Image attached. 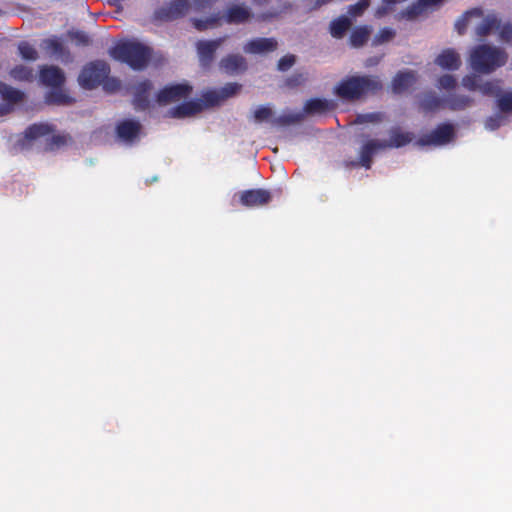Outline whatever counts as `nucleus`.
Here are the masks:
<instances>
[{"mask_svg":"<svg viewBox=\"0 0 512 512\" xmlns=\"http://www.w3.org/2000/svg\"><path fill=\"white\" fill-rule=\"evenodd\" d=\"M296 62V57L293 54H287L281 57L277 63V69L281 72L289 70Z\"/></svg>","mask_w":512,"mask_h":512,"instance_id":"a18cd8bd","label":"nucleus"},{"mask_svg":"<svg viewBox=\"0 0 512 512\" xmlns=\"http://www.w3.org/2000/svg\"><path fill=\"white\" fill-rule=\"evenodd\" d=\"M54 131L53 126L46 123H35L26 128L24 135L28 140H35L49 135Z\"/></svg>","mask_w":512,"mask_h":512,"instance_id":"c756f323","label":"nucleus"},{"mask_svg":"<svg viewBox=\"0 0 512 512\" xmlns=\"http://www.w3.org/2000/svg\"><path fill=\"white\" fill-rule=\"evenodd\" d=\"M219 68L227 75H238L248 69V63L242 55L231 53L220 60Z\"/></svg>","mask_w":512,"mask_h":512,"instance_id":"ddd939ff","label":"nucleus"},{"mask_svg":"<svg viewBox=\"0 0 512 512\" xmlns=\"http://www.w3.org/2000/svg\"><path fill=\"white\" fill-rule=\"evenodd\" d=\"M508 61L505 49L490 44H482V74L494 72Z\"/></svg>","mask_w":512,"mask_h":512,"instance_id":"39448f33","label":"nucleus"},{"mask_svg":"<svg viewBox=\"0 0 512 512\" xmlns=\"http://www.w3.org/2000/svg\"><path fill=\"white\" fill-rule=\"evenodd\" d=\"M456 137L455 127L452 123H441L429 133L420 136L416 144L421 147L425 146H444L452 142Z\"/></svg>","mask_w":512,"mask_h":512,"instance_id":"20e7f679","label":"nucleus"},{"mask_svg":"<svg viewBox=\"0 0 512 512\" xmlns=\"http://www.w3.org/2000/svg\"><path fill=\"white\" fill-rule=\"evenodd\" d=\"M19 56L25 61L34 62L38 60L39 53L36 48L28 41H21L17 46Z\"/></svg>","mask_w":512,"mask_h":512,"instance_id":"72a5a7b5","label":"nucleus"},{"mask_svg":"<svg viewBox=\"0 0 512 512\" xmlns=\"http://www.w3.org/2000/svg\"><path fill=\"white\" fill-rule=\"evenodd\" d=\"M203 110L201 101L192 100L184 102L176 107L170 109L169 114L174 118H184L187 116L195 115Z\"/></svg>","mask_w":512,"mask_h":512,"instance_id":"a211bd4d","label":"nucleus"},{"mask_svg":"<svg viewBox=\"0 0 512 512\" xmlns=\"http://www.w3.org/2000/svg\"><path fill=\"white\" fill-rule=\"evenodd\" d=\"M307 77L303 73H294L285 80V86L289 88H296L305 83Z\"/></svg>","mask_w":512,"mask_h":512,"instance_id":"49530a36","label":"nucleus"},{"mask_svg":"<svg viewBox=\"0 0 512 512\" xmlns=\"http://www.w3.org/2000/svg\"><path fill=\"white\" fill-rule=\"evenodd\" d=\"M380 149H385L384 147H382V141L369 140L368 142H366L362 146L360 151L359 164L365 167L366 169H370L372 164V158L374 154Z\"/></svg>","mask_w":512,"mask_h":512,"instance_id":"4be33fe9","label":"nucleus"},{"mask_svg":"<svg viewBox=\"0 0 512 512\" xmlns=\"http://www.w3.org/2000/svg\"><path fill=\"white\" fill-rule=\"evenodd\" d=\"M142 125L137 120L126 119L116 126L117 137L126 143L134 142L140 135Z\"/></svg>","mask_w":512,"mask_h":512,"instance_id":"2eb2a0df","label":"nucleus"},{"mask_svg":"<svg viewBox=\"0 0 512 512\" xmlns=\"http://www.w3.org/2000/svg\"><path fill=\"white\" fill-rule=\"evenodd\" d=\"M9 113V108L7 106H0V116Z\"/></svg>","mask_w":512,"mask_h":512,"instance_id":"5fc2aeb1","label":"nucleus"},{"mask_svg":"<svg viewBox=\"0 0 512 512\" xmlns=\"http://www.w3.org/2000/svg\"><path fill=\"white\" fill-rule=\"evenodd\" d=\"M372 29L370 26L364 25L356 27L352 30L349 37V44L351 47L360 48L364 46L371 35Z\"/></svg>","mask_w":512,"mask_h":512,"instance_id":"c85d7f7f","label":"nucleus"},{"mask_svg":"<svg viewBox=\"0 0 512 512\" xmlns=\"http://www.w3.org/2000/svg\"><path fill=\"white\" fill-rule=\"evenodd\" d=\"M251 16V13L248 8L233 5L228 8L224 18L227 23L230 24H240L246 22Z\"/></svg>","mask_w":512,"mask_h":512,"instance_id":"cd10ccee","label":"nucleus"},{"mask_svg":"<svg viewBox=\"0 0 512 512\" xmlns=\"http://www.w3.org/2000/svg\"><path fill=\"white\" fill-rule=\"evenodd\" d=\"M110 73V67L104 61L87 63L78 76V82L84 89H94L104 82Z\"/></svg>","mask_w":512,"mask_h":512,"instance_id":"7ed1b4c3","label":"nucleus"},{"mask_svg":"<svg viewBox=\"0 0 512 512\" xmlns=\"http://www.w3.org/2000/svg\"><path fill=\"white\" fill-rule=\"evenodd\" d=\"M506 122L507 116L499 112L489 117L485 121V127L489 130H496L499 127L503 126Z\"/></svg>","mask_w":512,"mask_h":512,"instance_id":"58836bf2","label":"nucleus"},{"mask_svg":"<svg viewBox=\"0 0 512 512\" xmlns=\"http://www.w3.org/2000/svg\"><path fill=\"white\" fill-rule=\"evenodd\" d=\"M492 32H498L501 42L512 45V23L502 24L501 20L494 14L482 16V37Z\"/></svg>","mask_w":512,"mask_h":512,"instance_id":"423d86ee","label":"nucleus"},{"mask_svg":"<svg viewBox=\"0 0 512 512\" xmlns=\"http://www.w3.org/2000/svg\"><path fill=\"white\" fill-rule=\"evenodd\" d=\"M218 0H193V4L197 10L211 7Z\"/></svg>","mask_w":512,"mask_h":512,"instance_id":"3c124183","label":"nucleus"},{"mask_svg":"<svg viewBox=\"0 0 512 512\" xmlns=\"http://www.w3.org/2000/svg\"><path fill=\"white\" fill-rule=\"evenodd\" d=\"M414 138L413 133L403 132L399 128H394L390 131V139L382 141L384 148H400L408 145Z\"/></svg>","mask_w":512,"mask_h":512,"instance_id":"412c9836","label":"nucleus"},{"mask_svg":"<svg viewBox=\"0 0 512 512\" xmlns=\"http://www.w3.org/2000/svg\"><path fill=\"white\" fill-rule=\"evenodd\" d=\"M419 109L425 113L445 109V97L441 98L434 92H426L419 100Z\"/></svg>","mask_w":512,"mask_h":512,"instance_id":"aec40b11","label":"nucleus"},{"mask_svg":"<svg viewBox=\"0 0 512 512\" xmlns=\"http://www.w3.org/2000/svg\"><path fill=\"white\" fill-rule=\"evenodd\" d=\"M470 66L473 73L462 79V86L469 91H476L480 87V45H476L472 49Z\"/></svg>","mask_w":512,"mask_h":512,"instance_id":"9b49d317","label":"nucleus"},{"mask_svg":"<svg viewBox=\"0 0 512 512\" xmlns=\"http://www.w3.org/2000/svg\"><path fill=\"white\" fill-rule=\"evenodd\" d=\"M152 87V83L148 79H145L134 86L133 106L136 110L145 111L149 108V93Z\"/></svg>","mask_w":512,"mask_h":512,"instance_id":"dca6fc26","label":"nucleus"},{"mask_svg":"<svg viewBox=\"0 0 512 512\" xmlns=\"http://www.w3.org/2000/svg\"><path fill=\"white\" fill-rule=\"evenodd\" d=\"M278 42L274 38H255L248 41L243 50L248 54H263L277 49Z\"/></svg>","mask_w":512,"mask_h":512,"instance_id":"f3484780","label":"nucleus"},{"mask_svg":"<svg viewBox=\"0 0 512 512\" xmlns=\"http://www.w3.org/2000/svg\"><path fill=\"white\" fill-rule=\"evenodd\" d=\"M370 1L369 0H359L357 3L350 5L348 7V15L352 18L359 17L363 15V13L366 11V9L369 7Z\"/></svg>","mask_w":512,"mask_h":512,"instance_id":"4c0bfd02","label":"nucleus"},{"mask_svg":"<svg viewBox=\"0 0 512 512\" xmlns=\"http://www.w3.org/2000/svg\"><path fill=\"white\" fill-rule=\"evenodd\" d=\"M202 98L203 99L200 101L203 104V108L217 105L220 103V101H222L219 91H215V90H210V91L205 92L203 94Z\"/></svg>","mask_w":512,"mask_h":512,"instance_id":"a19ab883","label":"nucleus"},{"mask_svg":"<svg viewBox=\"0 0 512 512\" xmlns=\"http://www.w3.org/2000/svg\"><path fill=\"white\" fill-rule=\"evenodd\" d=\"M476 32H477L478 34H480V26H477V27H476Z\"/></svg>","mask_w":512,"mask_h":512,"instance_id":"6e6d98bb","label":"nucleus"},{"mask_svg":"<svg viewBox=\"0 0 512 512\" xmlns=\"http://www.w3.org/2000/svg\"><path fill=\"white\" fill-rule=\"evenodd\" d=\"M415 82V73L413 71L399 72L393 78L392 90L396 94L408 90Z\"/></svg>","mask_w":512,"mask_h":512,"instance_id":"a878e982","label":"nucleus"},{"mask_svg":"<svg viewBox=\"0 0 512 512\" xmlns=\"http://www.w3.org/2000/svg\"><path fill=\"white\" fill-rule=\"evenodd\" d=\"M227 36L219 37L213 40H199L196 42V50L200 65L203 68H209L215 59V53L225 42Z\"/></svg>","mask_w":512,"mask_h":512,"instance_id":"6e6552de","label":"nucleus"},{"mask_svg":"<svg viewBox=\"0 0 512 512\" xmlns=\"http://www.w3.org/2000/svg\"><path fill=\"white\" fill-rule=\"evenodd\" d=\"M273 112L271 108L266 106L258 107L254 112V118L257 122L268 121L271 119Z\"/></svg>","mask_w":512,"mask_h":512,"instance_id":"de8ad7c7","label":"nucleus"},{"mask_svg":"<svg viewBox=\"0 0 512 512\" xmlns=\"http://www.w3.org/2000/svg\"><path fill=\"white\" fill-rule=\"evenodd\" d=\"M109 54L114 60L125 63L134 70L145 68L151 58L150 49L135 41H120L110 48Z\"/></svg>","mask_w":512,"mask_h":512,"instance_id":"f03ea898","label":"nucleus"},{"mask_svg":"<svg viewBox=\"0 0 512 512\" xmlns=\"http://www.w3.org/2000/svg\"><path fill=\"white\" fill-rule=\"evenodd\" d=\"M67 142V139L64 135H53L49 139L47 146L50 150H53L55 148H59L63 145H65Z\"/></svg>","mask_w":512,"mask_h":512,"instance_id":"8fccbe9b","label":"nucleus"},{"mask_svg":"<svg viewBox=\"0 0 512 512\" xmlns=\"http://www.w3.org/2000/svg\"><path fill=\"white\" fill-rule=\"evenodd\" d=\"M473 103L474 100L470 96L459 95L456 93L445 96V108L452 111L465 110L471 107Z\"/></svg>","mask_w":512,"mask_h":512,"instance_id":"b1692460","label":"nucleus"},{"mask_svg":"<svg viewBox=\"0 0 512 512\" xmlns=\"http://www.w3.org/2000/svg\"><path fill=\"white\" fill-rule=\"evenodd\" d=\"M9 75L12 79L18 82H32L34 80L33 68L24 64L15 65L9 71Z\"/></svg>","mask_w":512,"mask_h":512,"instance_id":"7c9ffc66","label":"nucleus"},{"mask_svg":"<svg viewBox=\"0 0 512 512\" xmlns=\"http://www.w3.org/2000/svg\"><path fill=\"white\" fill-rule=\"evenodd\" d=\"M330 108V103L326 99L312 98L304 105V112L308 115L323 113Z\"/></svg>","mask_w":512,"mask_h":512,"instance_id":"2f4dec72","label":"nucleus"},{"mask_svg":"<svg viewBox=\"0 0 512 512\" xmlns=\"http://www.w3.org/2000/svg\"><path fill=\"white\" fill-rule=\"evenodd\" d=\"M457 86V80L450 74H444L438 79V87L444 90H453Z\"/></svg>","mask_w":512,"mask_h":512,"instance_id":"37998d69","label":"nucleus"},{"mask_svg":"<svg viewBox=\"0 0 512 512\" xmlns=\"http://www.w3.org/2000/svg\"><path fill=\"white\" fill-rule=\"evenodd\" d=\"M435 63L443 69L457 70L461 65V60L453 49H445L437 56Z\"/></svg>","mask_w":512,"mask_h":512,"instance_id":"5701e85b","label":"nucleus"},{"mask_svg":"<svg viewBox=\"0 0 512 512\" xmlns=\"http://www.w3.org/2000/svg\"><path fill=\"white\" fill-rule=\"evenodd\" d=\"M272 199L271 193L265 189H249L239 193V202L242 206L253 208L268 204Z\"/></svg>","mask_w":512,"mask_h":512,"instance_id":"9d476101","label":"nucleus"},{"mask_svg":"<svg viewBox=\"0 0 512 512\" xmlns=\"http://www.w3.org/2000/svg\"><path fill=\"white\" fill-rule=\"evenodd\" d=\"M120 88V82L116 79H109L104 83V89L107 91H116Z\"/></svg>","mask_w":512,"mask_h":512,"instance_id":"864d4df0","label":"nucleus"},{"mask_svg":"<svg viewBox=\"0 0 512 512\" xmlns=\"http://www.w3.org/2000/svg\"><path fill=\"white\" fill-rule=\"evenodd\" d=\"M216 22V18H210L207 20L193 19L194 27L199 31H203L208 29L209 27H213L216 24Z\"/></svg>","mask_w":512,"mask_h":512,"instance_id":"09e8293b","label":"nucleus"},{"mask_svg":"<svg viewBox=\"0 0 512 512\" xmlns=\"http://www.w3.org/2000/svg\"><path fill=\"white\" fill-rule=\"evenodd\" d=\"M382 84L375 76H349L341 80L334 88V93L343 100H359L368 93H376Z\"/></svg>","mask_w":512,"mask_h":512,"instance_id":"f257e3e1","label":"nucleus"},{"mask_svg":"<svg viewBox=\"0 0 512 512\" xmlns=\"http://www.w3.org/2000/svg\"><path fill=\"white\" fill-rule=\"evenodd\" d=\"M42 47L44 50L51 53V55H54L61 59H69L70 58V52L69 50L63 45L61 40L56 37H50L47 39H44L42 42Z\"/></svg>","mask_w":512,"mask_h":512,"instance_id":"393cba45","label":"nucleus"},{"mask_svg":"<svg viewBox=\"0 0 512 512\" xmlns=\"http://www.w3.org/2000/svg\"><path fill=\"white\" fill-rule=\"evenodd\" d=\"M68 36L77 46L85 47L91 43L89 35L84 31H70Z\"/></svg>","mask_w":512,"mask_h":512,"instance_id":"ea45409f","label":"nucleus"},{"mask_svg":"<svg viewBox=\"0 0 512 512\" xmlns=\"http://www.w3.org/2000/svg\"><path fill=\"white\" fill-rule=\"evenodd\" d=\"M39 80L47 87H61L65 82V74L54 65H43L39 69Z\"/></svg>","mask_w":512,"mask_h":512,"instance_id":"4468645a","label":"nucleus"},{"mask_svg":"<svg viewBox=\"0 0 512 512\" xmlns=\"http://www.w3.org/2000/svg\"><path fill=\"white\" fill-rule=\"evenodd\" d=\"M0 96L5 102L2 106H7L10 111L12 105L23 101L25 94L21 90L0 81Z\"/></svg>","mask_w":512,"mask_h":512,"instance_id":"6ab92c4d","label":"nucleus"},{"mask_svg":"<svg viewBox=\"0 0 512 512\" xmlns=\"http://www.w3.org/2000/svg\"><path fill=\"white\" fill-rule=\"evenodd\" d=\"M302 119L300 114H287L271 119V123L275 126H286L297 123Z\"/></svg>","mask_w":512,"mask_h":512,"instance_id":"e433bc0d","label":"nucleus"},{"mask_svg":"<svg viewBox=\"0 0 512 512\" xmlns=\"http://www.w3.org/2000/svg\"><path fill=\"white\" fill-rule=\"evenodd\" d=\"M191 91L192 87L188 84L166 86L157 93L156 100L159 104H167L187 97Z\"/></svg>","mask_w":512,"mask_h":512,"instance_id":"f8f14e48","label":"nucleus"},{"mask_svg":"<svg viewBox=\"0 0 512 512\" xmlns=\"http://www.w3.org/2000/svg\"><path fill=\"white\" fill-rule=\"evenodd\" d=\"M49 103H64L65 95L62 93H50L47 97Z\"/></svg>","mask_w":512,"mask_h":512,"instance_id":"603ef678","label":"nucleus"},{"mask_svg":"<svg viewBox=\"0 0 512 512\" xmlns=\"http://www.w3.org/2000/svg\"><path fill=\"white\" fill-rule=\"evenodd\" d=\"M190 7L188 0H172L167 6L157 9L154 17L160 21H172L183 17Z\"/></svg>","mask_w":512,"mask_h":512,"instance_id":"1a4fd4ad","label":"nucleus"},{"mask_svg":"<svg viewBox=\"0 0 512 512\" xmlns=\"http://www.w3.org/2000/svg\"><path fill=\"white\" fill-rule=\"evenodd\" d=\"M443 0H418L416 4L411 6L407 14L410 18L422 14L427 8L439 5Z\"/></svg>","mask_w":512,"mask_h":512,"instance_id":"f704fd0d","label":"nucleus"},{"mask_svg":"<svg viewBox=\"0 0 512 512\" xmlns=\"http://www.w3.org/2000/svg\"><path fill=\"white\" fill-rule=\"evenodd\" d=\"M240 89L241 85L238 83H227L219 90V93L222 100H225L237 94Z\"/></svg>","mask_w":512,"mask_h":512,"instance_id":"c03bdc74","label":"nucleus"},{"mask_svg":"<svg viewBox=\"0 0 512 512\" xmlns=\"http://www.w3.org/2000/svg\"><path fill=\"white\" fill-rule=\"evenodd\" d=\"M482 94L496 98V106L500 113L507 115L512 112V92H503L496 82H482Z\"/></svg>","mask_w":512,"mask_h":512,"instance_id":"0eeeda50","label":"nucleus"},{"mask_svg":"<svg viewBox=\"0 0 512 512\" xmlns=\"http://www.w3.org/2000/svg\"><path fill=\"white\" fill-rule=\"evenodd\" d=\"M480 17V7H474L468 11H466L456 22L455 29L458 34L463 35L468 27L469 21L472 18Z\"/></svg>","mask_w":512,"mask_h":512,"instance_id":"473e14b6","label":"nucleus"},{"mask_svg":"<svg viewBox=\"0 0 512 512\" xmlns=\"http://www.w3.org/2000/svg\"><path fill=\"white\" fill-rule=\"evenodd\" d=\"M383 115L379 112H373V113H366V114H359L356 117L355 122L358 124H364V123H377L382 121Z\"/></svg>","mask_w":512,"mask_h":512,"instance_id":"79ce46f5","label":"nucleus"},{"mask_svg":"<svg viewBox=\"0 0 512 512\" xmlns=\"http://www.w3.org/2000/svg\"><path fill=\"white\" fill-rule=\"evenodd\" d=\"M352 20L345 15L332 20L329 24V33L335 39H342L351 28Z\"/></svg>","mask_w":512,"mask_h":512,"instance_id":"bb28decb","label":"nucleus"},{"mask_svg":"<svg viewBox=\"0 0 512 512\" xmlns=\"http://www.w3.org/2000/svg\"><path fill=\"white\" fill-rule=\"evenodd\" d=\"M395 31L391 28L385 27L382 28L373 38L372 44L374 46L381 45L392 40L395 36Z\"/></svg>","mask_w":512,"mask_h":512,"instance_id":"c9c22d12","label":"nucleus"}]
</instances>
